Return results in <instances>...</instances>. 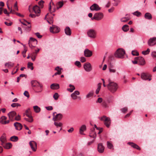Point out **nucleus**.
Returning <instances> with one entry per match:
<instances>
[{
  "label": "nucleus",
  "instance_id": "nucleus-1",
  "mask_svg": "<svg viewBox=\"0 0 156 156\" xmlns=\"http://www.w3.org/2000/svg\"><path fill=\"white\" fill-rule=\"evenodd\" d=\"M109 83L107 85V87L109 90L112 93H115L118 88L117 84L114 82L109 81Z\"/></svg>",
  "mask_w": 156,
  "mask_h": 156
},
{
  "label": "nucleus",
  "instance_id": "nucleus-2",
  "mask_svg": "<svg viewBox=\"0 0 156 156\" xmlns=\"http://www.w3.org/2000/svg\"><path fill=\"white\" fill-rule=\"evenodd\" d=\"M99 118L101 121L104 122V124L107 127H109L111 124V120L109 117L104 115L101 117H99Z\"/></svg>",
  "mask_w": 156,
  "mask_h": 156
},
{
  "label": "nucleus",
  "instance_id": "nucleus-3",
  "mask_svg": "<svg viewBox=\"0 0 156 156\" xmlns=\"http://www.w3.org/2000/svg\"><path fill=\"white\" fill-rule=\"evenodd\" d=\"M125 53V51L123 49L119 48L117 50L114 55L116 57L119 58H123L124 55Z\"/></svg>",
  "mask_w": 156,
  "mask_h": 156
},
{
  "label": "nucleus",
  "instance_id": "nucleus-4",
  "mask_svg": "<svg viewBox=\"0 0 156 156\" xmlns=\"http://www.w3.org/2000/svg\"><path fill=\"white\" fill-rule=\"evenodd\" d=\"M88 36L90 38H94L96 37V32L93 29H90L87 32Z\"/></svg>",
  "mask_w": 156,
  "mask_h": 156
},
{
  "label": "nucleus",
  "instance_id": "nucleus-5",
  "mask_svg": "<svg viewBox=\"0 0 156 156\" xmlns=\"http://www.w3.org/2000/svg\"><path fill=\"white\" fill-rule=\"evenodd\" d=\"M33 42H34L35 45L37 44V41L36 39L32 37H30L29 41L28 44L29 47L32 49H33L35 47V46H34L32 45Z\"/></svg>",
  "mask_w": 156,
  "mask_h": 156
},
{
  "label": "nucleus",
  "instance_id": "nucleus-6",
  "mask_svg": "<svg viewBox=\"0 0 156 156\" xmlns=\"http://www.w3.org/2000/svg\"><path fill=\"white\" fill-rule=\"evenodd\" d=\"M83 68L87 72L90 71L92 68L91 64L89 62H87L83 65Z\"/></svg>",
  "mask_w": 156,
  "mask_h": 156
},
{
  "label": "nucleus",
  "instance_id": "nucleus-7",
  "mask_svg": "<svg viewBox=\"0 0 156 156\" xmlns=\"http://www.w3.org/2000/svg\"><path fill=\"white\" fill-rule=\"evenodd\" d=\"M90 9L91 11H98L100 10L101 8L98 5L94 3L90 7Z\"/></svg>",
  "mask_w": 156,
  "mask_h": 156
},
{
  "label": "nucleus",
  "instance_id": "nucleus-8",
  "mask_svg": "<svg viewBox=\"0 0 156 156\" xmlns=\"http://www.w3.org/2000/svg\"><path fill=\"white\" fill-rule=\"evenodd\" d=\"M29 144L32 150L33 151H36L37 146L36 143L34 141H31L30 142Z\"/></svg>",
  "mask_w": 156,
  "mask_h": 156
},
{
  "label": "nucleus",
  "instance_id": "nucleus-9",
  "mask_svg": "<svg viewBox=\"0 0 156 156\" xmlns=\"http://www.w3.org/2000/svg\"><path fill=\"white\" fill-rule=\"evenodd\" d=\"M135 59H137L139 65L143 66L145 64V60L142 57H136L135 58Z\"/></svg>",
  "mask_w": 156,
  "mask_h": 156
},
{
  "label": "nucleus",
  "instance_id": "nucleus-10",
  "mask_svg": "<svg viewBox=\"0 0 156 156\" xmlns=\"http://www.w3.org/2000/svg\"><path fill=\"white\" fill-rule=\"evenodd\" d=\"M98 151L101 153H103L105 150V147L102 143H99L98 145Z\"/></svg>",
  "mask_w": 156,
  "mask_h": 156
},
{
  "label": "nucleus",
  "instance_id": "nucleus-11",
  "mask_svg": "<svg viewBox=\"0 0 156 156\" xmlns=\"http://www.w3.org/2000/svg\"><path fill=\"white\" fill-rule=\"evenodd\" d=\"M150 77H151L150 75L145 73H142L141 74V78L144 80H146L149 79V81H150L151 79H149Z\"/></svg>",
  "mask_w": 156,
  "mask_h": 156
},
{
  "label": "nucleus",
  "instance_id": "nucleus-12",
  "mask_svg": "<svg viewBox=\"0 0 156 156\" xmlns=\"http://www.w3.org/2000/svg\"><path fill=\"white\" fill-rule=\"evenodd\" d=\"M92 55V51L88 49H86L84 51V55L87 57H89L91 56Z\"/></svg>",
  "mask_w": 156,
  "mask_h": 156
},
{
  "label": "nucleus",
  "instance_id": "nucleus-13",
  "mask_svg": "<svg viewBox=\"0 0 156 156\" xmlns=\"http://www.w3.org/2000/svg\"><path fill=\"white\" fill-rule=\"evenodd\" d=\"M148 44L150 46L155 45L156 44V37L150 38L148 41Z\"/></svg>",
  "mask_w": 156,
  "mask_h": 156
},
{
  "label": "nucleus",
  "instance_id": "nucleus-14",
  "mask_svg": "<svg viewBox=\"0 0 156 156\" xmlns=\"http://www.w3.org/2000/svg\"><path fill=\"white\" fill-rule=\"evenodd\" d=\"M53 27H50V31L51 32L56 33L59 31L60 29L59 28L53 25Z\"/></svg>",
  "mask_w": 156,
  "mask_h": 156
},
{
  "label": "nucleus",
  "instance_id": "nucleus-15",
  "mask_svg": "<svg viewBox=\"0 0 156 156\" xmlns=\"http://www.w3.org/2000/svg\"><path fill=\"white\" fill-rule=\"evenodd\" d=\"M62 115L61 113H59L57 114L53 118L52 120L54 121L60 120L62 118Z\"/></svg>",
  "mask_w": 156,
  "mask_h": 156
},
{
  "label": "nucleus",
  "instance_id": "nucleus-16",
  "mask_svg": "<svg viewBox=\"0 0 156 156\" xmlns=\"http://www.w3.org/2000/svg\"><path fill=\"white\" fill-rule=\"evenodd\" d=\"M33 90L36 93L41 92L43 90V86L42 84H40V85L35 88H34Z\"/></svg>",
  "mask_w": 156,
  "mask_h": 156
},
{
  "label": "nucleus",
  "instance_id": "nucleus-17",
  "mask_svg": "<svg viewBox=\"0 0 156 156\" xmlns=\"http://www.w3.org/2000/svg\"><path fill=\"white\" fill-rule=\"evenodd\" d=\"M31 85L33 89L35 88L36 87H38L40 84L39 82L36 80H32L30 82Z\"/></svg>",
  "mask_w": 156,
  "mask_h": 156
},
{
  "label": "nucleus",
  "instance_id": "nucleus-18",
  "mask_svg": "<svg viewBox=\"0 0 156 156\" xmlns=\"http://www.w3.org/2000/svg\"><path fill=\"white\" fill-rule=\"evenodd\" d=\"M80 94L79 91L78 90H76L71 94V96L73 100H76L77 98V95H79Z\"/></svg>",
  "mask_w": 156,
  "mask_h": 156
},
{
  "label": "nucleus",
  "instance_id": "nucleus-19",
  "mask_svg": "<svg viewBox=\"0 0 156 156\" xmlns=\"http://www.w3.org/2000/svg\"><path fill=\"white\" fill-rule=\"evenodd\" d=\"M14 125L16 129L17 130H20L22 129V126L20 123L16 122L14 123Z\"/></svg>",
  "mask_w": 156,
  "mask_h": 156
},
{
  "label": "nucleus",
  "instance_id": "nucleus-20",
  "mask_svg": "<svg viewBox=\"0 0 156 156\" xmlns=\"http://www.w3.org/2000/svg\"><path fill=\"white\" fill-rule=\"evenodd\" d=\"M8 115L9 119L11 120H12L13 118L16 115V113L14 111H12L8 113Z\"/></svg>",
  "mask_w": 156,
  "mask_h": 156
},
{
  "label": "nucleus",
  "instance_id": "nucleus-21",
  "mask_svg": "<svg viewBox=\"0 0 156 156\" xmlns=\"http://www.w3.org/2000/svg\"><path fill=\"white\" fill-rule=\"evenodd\" d=\"M95 14L96 15L97 20H100L103 17V14L101 12H97Z\"/></svg>",
  "mask_w": 156,
  "mask_h": 156
},
{
  "label": "nucleus",
  "instance_id": "nucleus-22",
  "mask_svg": "<svg viewBox=\"0 0 156 156\" xmlns=\"http://www.w3.org/2000/svg\"><path fill=\"white\" fill-rule=\"evenodd\" d=\"M128 144L134 148L138 150H140V148L137 145L133 143L129 142L128 143Z\"/></svg>",
  "mask_w": 156,
  "mask_h": 156
},
{
  "label": "nucleus",
  "instance_id": "nucleus-23",
  "mask_svg": "<svg viewBox=\"0 0 156 156\" xmlns=\"http://www.w3.org/2000/svg\"><path fill=\"white\" fill-rule=\"evenodd\" d=\"M0 140L2 142L1 145H3L4 143H6L7 141L6 137L5 134H3L0 138Z\"/></svg>",
  "mask_w": 156,
  "mask_h": 156
},
{
  "label": "nucleus",
  "instance_id": "nucleus-24",
  "mask_svg": "<svg viewBox=\"0 0 156 156\" xmlns=\"http://www.w3.org/2000/svg\"><path fill=\"white\" fill-rule=\"evenodd\" d=\"M33 10L35 14H39L40 12L39 7L37 5L34 6L33 8Z\"/></svg>",
  "mask_w": 156,
  "mask_h": 156
},
{
  "label": "nucleus",
  "instance_id": "nucleus-25",
  "mask_svg": "<svg viewBox=\"0 0 156 156\" xmlns=\"http://www.w3.org/2000/svg\"><path fill=\"white\" fill-rule=\"evenodd\" d=\"M95 129L93 128L91 129V131L90 133L89 136L91 137L94 138H95L96 137V134L94 131Z\"/></svg>",
  "mask_w": 156,
  "mask_h": 156
},
{
  "label": "nucleus",
  "instance_id": "nucleus-26",
  "mask_svg": "<svg viewBox=\"0 0 156 156\" xmlns=\"http://www.w3.org/2000/svg\"><path fill=\"white\" fill-rule=\"evenodd\" d=\"M65 32L66 34L67 35L70 36L71 34V30L68 27H67L65 28Z\"/></svg>",
  "mask_w": 156,
  "mask_h": 156
},
{
  "label": "nucleus",
  "instance_id": "nucleus-27",
  "mask_svg": "<svg viewBox=\"0 0 156 156\" xmlns=\"http://www.w3.org/2000/svg\"><path fill=\"white\" fill-rule=\"evenodd\" d=\"M51 88L53 90H56L59 89V84L57 83H53L51 85Z\"/></svg>",
  "mask_w": 156,
  "mask_h": 156
},
{
  "label": "nucleus",
  "instance_id": "nucleus-28",
  "mask_svg": "<svg viewBox=\"0 0 156 156\" xmlns=\"http://www.w3.org/2000/svg\"><path fill=\"white\" fill-rule=\"evenodd\" d=\"M144 17L145 19L149 20L152 19V16L149 12L146 13L144 15Z\"/></svg>",
  "mask_w": 156,
  "mask_h": 156
},
{
  "label": "nucleus",
  "instance_id": "nucleus-29",
  "mask_svg": "<svg viewBox=\"0 0 156 156\" xmlns=\"http://www.w3.org/2000/svg\"><path fill=\"white\" fill-rule=\"evenodd\" d=\"M62 69V68H60L59 66H57L55 68V70L57 71V72L55 73L54 75L56 76L57 75H60V74L62 72L61 71Z\"/></svg>",
  "mask_w": 156,
  "mask_h": 156
},
{
  "label": "nucleus",
  "instance_id": "nucleus-30",
  "mask_svg": "<svg viewBox=\"0 0 156 156\" xmlns=\"http://www.w3.org/2000/svg\"><path fill=\"white\" fill-rule=\"evenodd\" d=\"M3 147L6 149L10 148L12 146V144L10 143H4L2 145Z\"/></svg>",
  "mask_w": 156,
  "mask_h": 156
},
{
  "label": "nucleus",
  "instance_id": "nucleus-31",
  "mask_svg": "<svg viewBox=\"0 0 156 156\" xmlns=\"http://www.w3.org/2000/svg\"><path fill=\"white\" fill-rule=\"evenodd\" d=\"M86 129V127L85 125H82L80 129V133L81 134H83V132Z\"/></svg>",
  "mask_w": 156,
  "mask_h": 156
},
{
  "label": "nucleus",
  "instance_id": "nucleus-32",
  "mask_svg": "<svg viewBox=\"0 0 156 156\" xmlns=\"http://www.w3.org/2000/svg\"><path fill=\"white\" fill-rule=\"evenodd\" d=\"M54 124L55 126H56L57 128H60V131L62 129V124L60 122H58L55 121L54 122Z\"/></svg>",
  "mask_w": 156,
  "mask_h": 156
},
{
  "label": "nucleus",
  "instance_id": "nucleus-33",
  "mask_svg": "<svg viewBox=\"0 0 156 156\" xmlns=\"http://www.w3.org/2000/svg\"><path fill=\"white\" fill-rule=\"evenodd\" d=\"M51 7L53 8L54 9V11H55V5L54 4L53 2H52V0H51L49 4V10L50 11L51 10Z\"/></svg>",
  "mask_w": 156,
  "mask_h": 156
},
{
  "label": "nucleus",
  "instance_id": "nucleus-34",
  "mask_svg": "<svg viewBox=\"0 0 156 156\" xmlns=\"http://www.w3.org/2000/svg\"><path fill=\"white\" fill-rule=\"evenodd\" d=\"M122 30L125 32H126L129 30V26L127 25H125L122 27Z\"/></svg>",
  "mask_w": 156,
  "mask_h": 156
},
{
  "label": "nucleus",
  "instance_id": "nucleus-35",
  "mask_svg": "<svg viewBox=\"0 0 156 156\" xmlns=\"http://www.w3.org/2000/svg\"><path fill=\"white\" fill-rule=\"evenodd\" d=\"M130 19V17L129 16H127L126 17H123L121 19V21L122 22H126L128 20H129Z\"/></svg>",
  "mask_w": 156,
  "mask_h": 156
},
{
  "label": "nucleus",
  "instance_id": "nucleus-36",
  "mask_svg": "<svg viewBox=\"0 0 156 156\" xmlns=\"http://www.w3.org/2000/svg\"><path fill=\"white\" fill-rule=\"evenodd\" d=\"M10 140L13 142H16L18 140V138L17 136H14L10 137Z\"/></svg>",
  "mask_w": 156,
  "mask_h": 156
},
{
  "label": "nucleus",
  "instance_id": "nucleus-37",
  "mask_svg": "<svg viewBox=\"0 0 156 156\" xmlns=\"http://www.w3.org/2000/svg\"><path fill=\"white\" fill-rule=\"evenodd\" d=\"M34 111L36 113H39L41 111V108L37 106H35L33 107Z\"/></svg>",
  "mask_w": 156,
  "mask_h": 156
},
{
  "label": "nucleus",
  "instance_id": "nucleus-38",
  "mask_svg": "<svg viewBox=\"0 0 156 156\" xmlns=\"http://www.w3.org/2000/svg\"><path fill=\"white\" fill-rule=\"evenodd\" d=\"M107 145L108 148L109 149H113V146L112 144L110 142H107Z\"/></svg>",
  "mask_w": 156,
  "mask_h": 156
},
{
  "label": "nucleus",
  "instance_id": "nucleus-39",
  "mask_svg": "<svg viewBox=\"0 0 156 156\" xmlns=\"http://www.w3.org/2000/svg\"><path fill=\"white\" fill-rule=\"evenodd\" d=\"M7 119V117L5 116H2L0 119V122L3 124V123L4 122V121H5Z\"/></svg>",
  "mask_w": 156,
  "mask_h": 156
},
{
  "label": "nucleus",
  "instance_id": "nucleus-40",
  "mask_svg": "<svg viewBox=\"0 0 156 156\" xmlns=\"http://www.w3.org/2000/svg\"><path fill=\"white\" fill-rule=\"evenodd\" d=\"M63 5V3L62 2H58L57 4V8L58 9L59 8L62 7Z\"/></svg>",
  "mask_w": 156,
  "mask_h": 156
},
{
  "label": "nucleus",
  "instance_id": "nucleus-41",
  "mask_svg": "<svg viewBox=\"0 0 156 156\" xmlns=\"http://www.w3.org/2000/svg\"><path fill=\"white\" fill-rule=\"evenodd\" d=\"M93 92L92 91H91L86 96V98H90L93 96Z\"/></svg>",
  "mask_w": 156,
  "mask_h": 156
},
{
  "label": "nucleus",
  "instance_id": "nucleus-42",
  "mask_svg": "<svg viewBox=\"0 0 156 156\" xmlns=\"http://www.w3.org/2000/svg\"><path fill=\"white\" fill-rule=\"evenodd\" d=\"M33 65V63H32L28 62V63L27 67L28 68H30L31 70H33L34 69Z\"/></svg>",
  "mask_w": 156,
  "mask_h": 156
},
{
  "label": "nucleus",
  "instance_id": "nucleus-43",
  "mask_svg": "<svg viewBox=\"0 0 156 156\" xmlns=\"http://www.w3.org/2000/svg\"><path fill=\"white\" fill-rule=\"evenodd\" d=\"M14 64L13 63H12L11 62H6L5 64V66H7L8 67H9V66L12 67L14 66Z\"/></svg>",
  "mask_w": 156,
  "mask_h": 156
},
{
  "label": "nucleus",
  "instance_id": "nucleus-44",
  "mask_svg": "<svg viewBox=\"0 0 156 156\" xmlns=\"http://www.w3.org/2000/svg\"><path fill=\"white\" fill-rule=\"evenodd\" d=\"M150 51V49L149 48H148L147 50L142 51V53L144 55H147L149 53Z\"/></svg>",
  "mask_w": 156,
  "mask_h": 156
},
{
  "label": "nucleus",
  "instance_id": "nucleus-45",
  "mask_svg": "<svg viewBox=\"0 0 156 156\" xmlns=\"http://www.w3.org/2000/svg\"><path fill=\"white\" fill-rule=\"evenodd\" d=\"M11 106L12 107L14 108L16 107L20 106H21V105L19 103H13L12 104Z\"/></svg>",
  "mask_w": 156,
  "mask_h": 156
},
{
  "label": "nucleus",
  "instance_id": "nucleus-46",
  "mask_svg": "<svg viewBox=\"0 0 156 156\" xmlns=\"http://www.w3.org/2000/svg\"><path fill=\"white\" fill-rule=\"evenodd\" d=\"M133 14L137 16H140L141 15V13L140 12L136 11L133 13Z\"/></svg>",
  "mask_w": 156,
  "mask_h": 156
},
{
  "label": "nucleus",
  "instance_id": "nucleus-47",
  "mask_svg": "<svg viewBox=\"0 0 156 156\" xmlns=\"http://www.w3.org/2000/svg\"><path fill=\"white\" fill-rule=\"evenodd\" d=\"M58 94L57 93H55L53 95V98L55 100H57L58 98Z\"/></svg>",
  "mask_w": 156,
  "mask_h": 156
},
{
  "label": "nucleus",
  "instance_id": "nucleus-48",
  "mask_svg": "<svg viewBox=\"0 0 156 156\" xmlns=\"http://www.w3.org/2000/svg\"><path fill=\"white\" fill-rule=\"evenodd\" d=\"M132 54L134 56H137L139 55V53L137 51H132Z\"/></svg>",
  "mask_w": 156,
  "mask_h": 156
},
{
  "label": "nucleus",
  "instance_id": "nucleus-49",
  "mask_svg": "<svg viewBox=\"0 0 156 156\" xmlns=\"http://www.w3.org/2000/svg\"><path fill=\"white\" fill-rule=\"evenodd\" d=\"M75 65L79 67H80L81 66L80 62L79 61H76L75 62Z\"/></svg>",
  "mask_w": 156,
  "mask_h": 156
},
{
  "label": "nucleus",
  "instance_id": "nucleus-50",
  "mask_svg": "<svg viewBox=\"0 0 156 156\" xmlns=\"http://www.w3.org/2000/svg\"><path fill=\"white\" fill-rule=\"evenodd\" d=\"M101 105L102 106L105 108H106L107 107V105L105 102V101H103L101 104Z\"/></svg>",
  "mask_w": 156,
  "mask_h": 156
},
{
  "label": "nucleus",
  "instance_id": "nucleus-51",
  "mask_svg": "<svg viewBox=\"0 0 156 156\" xmlns=\"http://www.w3.org/2000/svg\"><path fill=\"white\" fill-rule=\"evenodd\" d=\"M24 119L25 120H26V121H27L29 122H32L33 121V118H25Z\"/></svg>",
  "mask_w": 156,
  "mask_h": 156
},
{
  "label": "nucleus",
  "instance_id": "nucleus-52",
  "mask_svg": "<svg viewBox=\"0 0 156 156\" xmlns=\"http://www.w3.org/2000/svg\"><path fill=\"white\" fill-rule=\"evenodd\" d=\"M116 70L115 69H114L112 68H109V71L110 73H115L116 72Z\"/></svg>",
  "mask_w": 156,
  "mask_h": 156
},
{
  "label": "nucleus",
  "instance_id": "nucleus-53",
  "mask_svg": "<svg viewBox=\"0 0 156 156\" xmlns=\"http://www.w3.org/2000/svg\"><path fill=\"white\" fill-rule=\"evenodd\" d=\"M44 3V1L41 0L38 2V4L41 7H42L43 6V4Z\"/></svg>",
  "mask_w": 156,
  "mask_h": 156
},
{
  "label": "nucleus",
  "instance_id": "nucleus-54",
  "mask_svg": "<svg viewBox=\"0 0 156 156\" xmlns=\"http://www.w3.org/2000/svg\"><path fill=\"white\" fill-rule=\"evenodd\" d=\"M15 119L16 121H19L21 119L20 115H18L15 117Z\"/></svg>",
  "mask_w": 156,
  "mask_h": 156
},
{
  "label": "nucleus",
  "instance_id": "nucleus-55",
  "mask_svg": "<svg viewBox=\"0 0 156 156\" xmlns=\"http://www.w3.org/2000/svg\"><path fill=\"white\" fill-rule=\"evenodd\" d=\"M80 61L82 62H84L86 61V58L83 57H81L80 58Z\"/></svg>",
  "mask_w": 156,
  "mask_h": 156
},
{
  "label": "nucleus",
  "instance_id": "nucleus-56",
  "mask_svg": "<svg viewBox=\"0 0 156 156\" xmlns=\"http://www.w3.org/2000/svg\"><path fill=\"white\" fill-rule=\"evenodd\" d=\"M27 51V49L26 48H25L24 49V51L22 52V54L23 55V56L24 58L26 56V53Z\"/></svg>",
  "mask_w": 156,
  "mask_h": 156
},
{
  "label": "nucleus",
  "instance_id": "nucleus-57",
  "mask_svg": "<svg viewBox=\"0 0 156 156\" xmlns=\"http://www.w3.org/2000/svg\"><path fill=\"white\" fill-rule=\"evenodd\" d=\"M24 95L27 98L29 97V94L28 92L27 91H25L24 93Z\"/></svg>",
  "mask_w": 156,
  "mask_h": 156
},
{
  "label": "nucleus",
  "instance_id": "nucleus-58",
  "mask_svg": "<svg viewBox=\"0 0 156 156\" xmlns=\"http://www.w3.org/2000/svg\"><path fill=\"white\" fill-rule=\"evenodd\" d=\"M103 101L102 98H98L97 101H96V102H98L99 103H101Z\"/></svg>",
  "mask_w": 156,
  "mask_h": 156
},
{
  "label": "nucleus",
  "instance_id": "nucleus-59",
  "mask_svg": "<svg viewBox=\"0 0 156 156\" xmlns=\"http://www.w3.org/2000/svg\"><path fill=\"white\" fill-rule=\"evenodd\" d=\"M45 108L48 111L51 110L53 109V107L51 106L46 107Z\"/></svg>",
  "mask_w": 156,
  "mask_h": 156
},
{
  "label": "nucleus",
  "instance_id": "nucleus-60",
  "mask_svg": "<svg viewBox=\"0 0 156 156\" xmlns=\"http://www.w3.org/2000/svg\"><path fill=\"white\" fill-rule=\"evenodd\" d=\"M35 34L39 38H41L42 37V36L40 35L39 33H35Z\"/></svg>",
  "mask_w": 156,
  "mask_h": 156
},
{
  "label": "nucleus",
  "instance_id": "nucleus-61",
  "mask_svg": "<svg viewBox=\"0 0 156 156\" xmlns=\"http://www.w3.org/2000/svg\"><path fill=\"white\" fill-rule=\"evenodd\" d=\"M36 16H39V14H37V15H35V14H30L29 15V16L31 17L32 18H34L35 17H36Z\"/></svg>",
  "mask_w": 156,
  "mask_h": 156
},
{
  "label": "nucleus",
  "instance_id": "nucleus-62",
  "mask_svg": "<svg viewBox=\"0 0 156 156\" xmlns=\"http://www.w3.org/2000/svg\"><path fill=\"white\" fill-rule=\"evenodd\" d=\"M152 56L156 58V52L155 51H153L151 54Z\"/></svg>",
  "mask_w": 156,
  "mask_h": 156
},
{
  "label": "nucleus",
  "instance_id": "nucleus-63",
  "mask_svg": "<svg viewBox=\"0 0 156 156\" xmlns=\"http://www.w3.org/2000/svg\"><path fill=\"white\" fill-rule=\"evenodd\" d=\"M4 12L5 14H7L8 16H9V13L8 12L7 10L6 9H5L4 10Z\"/></svg>",
  "mask_w": 156,
  "mask_h": 156
},
{
  "label": "nucleus",
  "instance_id": "nucleus-64",
  "mask_svg": "<svg viewBox=\"0 0 156 156\" xmlns=\"http://www.w3.org/2000/svg\"><path fill=\"white\" fill-rule=\"evenodd\" d=\"M127 110V108H124L122 109V111L123 112H125Z\"/></svg>",
  "mask_w": 156,
  "mask_h": 156
}]
</instances>
